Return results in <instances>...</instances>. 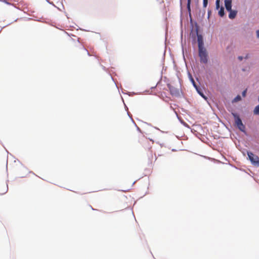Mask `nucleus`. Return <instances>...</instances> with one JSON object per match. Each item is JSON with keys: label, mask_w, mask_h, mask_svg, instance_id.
I'll list each match as a JSON object with an SVG mask.
<instances>
[{"label": "nucleus", "mask_w": 259, "mask_h": 259, "mask_svg": "<svg viewBox=\"0 0 259 259\" xmlns=\"http://www.w3.org/2000/svg\"><path fill=\"white\" fill-rule=\"evenodd\" d=\"M235 119V123L237 127L242 132H245V126L243 124L241 119L239 117V115L235 113H232Z\"/></svg>", "instance_id": "f257e3e1"}, {"label": "nucleus", "mask_w": 259, "mask_h": 259, "mask_svg": "<svg viewBox=\"0 0 259 259\" xmlns=\"http://www.w3.org/2000/svg\"><path fill=\"white\" fill-rule=\"evenodd\" d=\"M198 51L200 62L204 64L207 63L208 61V55L205 48L199 49Z\"/></svg>", "instance_id": "f03ea898"}, {"label": "nucleus", "mask_w": 259, "mask_h": 259, "mask_svg": "<svg viewBox=\"0 0 259 259\" xmlns=\"http://www.w3.org/2000/svg\"><path fill=\"white\" fill-rule=\"evenodd\" d=\"M247 155L249 160L253 165L257 167L259 166V157L257 155L251 152H247Z\"/></svg>", "instance_id": "7ed1b4c3"}, {"label": "nucleus", "mask_w": 259, "mask_h": 259, "mask_svg": "<svg viewBox=\"0 0 259 259\" xmlns=\"http://www.w3.org/2000/svg\"><path fill=\"white\" fill-rule=\"evenodd\" d=\"M167 86H168V89L169 90L170 94L172 95L175 96H177L179 95V90L176 89L175 88H174V87L171 86L169 84H168L167 85Z\"/></svg>", "instance_id": "20e7f679"}, {"label": "nucleus", "mask_w": 259, "mask_h": 259, "mask_svg": "<svg viewBox=\"0 0 259 259\" xmlns=\"http://www.w3.org/2000/svg\"><path fill=\"white\" fill-rule=\"evenodd\" d=\"M197 41L198 45V49L205 48L203 46V37L201 35H197Z\"/></svg>", "instance_id": "39448f33"}, {"label": "nucleus", "mask_w": 259, "mask_h": 259, "mask_svg": "<svg viewBox=\"0 0 259 259\" xmlns=\"http://www.w3.org/2000/svg\"><path fill=\"white\" fill-rule=\"evenodd\" d=\"M225 5L227 11H231L232 9V0H225Z\"/></svg>", "instance_id": "423d86ee"}, {"label": "nucleus", "mask_w": 259, "mask_h": 259, "mask_svg": "<svg viewBox=\"0 0 259 259\" xmlns=\"http://www.w3.org/2000/svg\"><path fill=\"white\" fill-rule=\"evenodd\" d=\"M230 13L229 14V18L231 19H233L235 18L236 15H237V11H233L231 9V11H228Z\"/></svg>", "instance_id": "0eeeda50"}, {"label": "nucleus", "mask_w": 259, "mask_h": 259, "mask_svg": "<svg viewBox=\"0 0 259 259\" xmlns=\"http://www.w3.org/2000/svg\"><path fill=\"white\" fill-rule=\"evenodd\" d=\"M192 81H193V83L194 86L195 87V88L197 90L198 94L202 98H203L204 99L206 100V99H207L206 97L203 94V93L200 90L198 89V88L197 87L196 85L195 84V83L194 81L193 80H192Z\"/></svg>", "instance_id": "6e6552de"}, {"label": "nucleus", "mask_w": 259, "mask_h": 259, "mask_svg": "<svg viewBox=\"0 0 259 259\" xmlns=\"http://www.w3.org/2000/svg\"><path fill=\"white\" fill-rule=\"evenodd\" d=\"M224 14H225V13H224V8L223 7H222L220 8V10L219 11V15L221 17H223V16H224Z\"/></svg>", "instance_id": "1a4fd4ad"}, {"label": "nucleus", "mask_w": 259, "mask_h": 259, "mask_svg": "<svg viewBox=\"0 0 259 259\" xmlns=\"http://www.w3.org/2000/svg\"><path fill=\"white\" fill-rule=\"evenodd\" d=\"M241 100V98L240 95H238L236 96L233 100V101L235 102H238Z\"/></svg>", "instance_id": "9d476101"}, {"label": "nucleus", "mask_w": 259, "mask_h": 259, "mask_svg": "<svg viewBox=\"0 0 259 259\" xmlns=\"http://www.w3.org/2000/svg\"><path fill=\"white\" fill-rule=\"evenodd\" d=\"M208 0H203V6L204 8H206L207 6Z\"/></svg>", "instance_id": "9b49d317"}, {"label": "nucleus", "mask_w": 259, "mask_h": 259, "mask_svg": "<svg viewBox=\"0 0 259 259\" xmlns=\"http://www.w3.org/2000/svg\"><path fill=\"white\" fill-rule=\"evenodd\" d=\"M220 0L216 1L215 5H216V9H219L220 8Z\"/></svg>", "instance_id": "f8f14e48"}, {"label": "nucleus", "mask_w": 259, "mask_h": 259, "mask_svg": "<svg viewBox=\"0 0 259 259\" xmlns=\"http://www.w3.org/2000/svg\"><path fill=\"white\" fill-rule=\"evenodd\" d=\"M190 4H191V0H188L187 2V8L189 11H190Z\"/></svg>", "instance_id": "ddd939ff"}, {"label": "nucleus", "mask_w": 259, "mask_h": 259, "mask_svg": "<svg viewBox=\"0 0 259 259\" xmlns=\"http://www.w3.org/2000/svg\"><path fill=\"white\" fill-rule=\"evenodd\" d=\"M246 92H247V89L245 90L242 93V95L243 97H245L246 96Z\"/></svg>", "instance_id": "4468645a"}, {"label": "nucleus", "mask_w": 259, "mask_h": 259, "mask_svg": "<svg viewBox=\"0 0 259 259\" xmlns=\"http://www.w3.org/2000/svg\"><path fill=\"white\" fill-rule=\"evenodd\" d=\"M238 59L240 60V61H241L243 59V57L242 56H239L238 57Z\"/></svg>", "instance_id": "2eb2a0df"}, {"label": "nucleus", "mask_w": 259, "mask_h": 259, "mask_svg": "<svg viewBox=\"0 0 259 259\" xmlns=\"http://www.w3.org/2000/svg\"><path fill=\"white\" fill-rule=\"evenodd\" d=\"M256 35L257 37H259V29L256 31Z\"/></svg>", "instance_id": "dca6fc26"}, {"label": "nucleus", "mask_w": 259, "mask_h": 259, "mask_svg": "<svg viewBox=\"0 0 259 259\" xmlns=\"http://www.w3.org/2000/svg\"><path fill=\"white\" fill-rule=\"evenodd\" d=\"M83 50L87 51L83 47H82Z\"/></svg>", "instance_id": "f3484780"}]
</instances>
